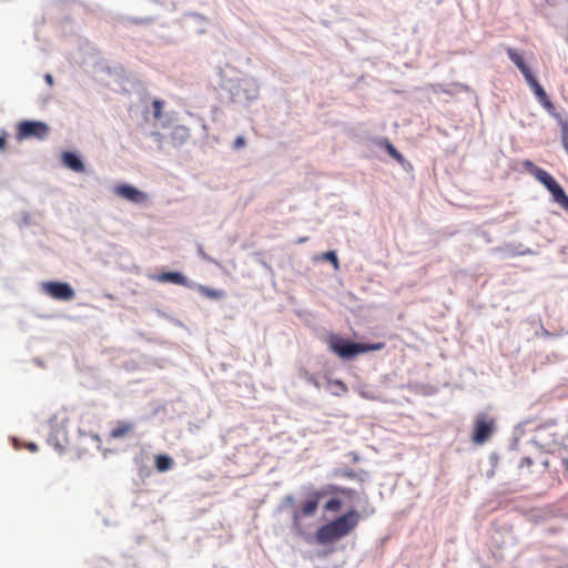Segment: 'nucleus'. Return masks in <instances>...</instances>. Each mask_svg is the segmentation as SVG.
Instances as JSON below:
<instances>
[{
	"label": "nucleus",
	"instance_id": "1",
	"mask_svg": "<svg viewBox=\"0 0 568 568\" xmlns=\"http://www.w3.org/2000/svg\"><path fill=\"white\" fill-rule=\"evenodd\" d=\"M361 520V514L351 509L328 524L321 526L316 531V540L321 545L335 542L349 535Z\"/></svg>",
	"mask_w": 568,
	"mask_h": 568
},
{
	"label": "nucleus",
	"instance_id": "2",
	"mask_svg": "<svg viewBox=\"0 0 568 568\" xmlns=\"http://www.w3.org/2000/svg\"><path fill=\"white\" fill-rule=\"evenodd\" d=\"M328 343L331 351L345 359L353 358L362 353L381 351L385 347L383 342L374 344L354 343L338 335H332Z\"/></svg>",
	"mask_w": 568,
	"mask_h": 568
},
{
	"label": "nucleus",
	"instance_id": "3",
	"mask_svg": "<svg viewBox=\"0 0 568 568\" xmlns=\"http://www.w3.org/2000/svg\"><path fill=\"white\" fill-rule=\"evenodd\" d=\"M525 166L551 193L554 201L568 212V195L558 182L546 170L534 165L530 161H526Z\"/></svg>",
	"mask_w": 568,
	"mask_h": 568
},
{
	"label": "nucleus",
	"instance_id": "4",
	"mask_svg": "<svg viewBox=\"0 0 568 568\" xmlns=\"http://www.w3.org/2000/svg\"><path fill=\"white\" fill-rule=\"evenodd\" d=\"M496 419L487 413H478L474 418L471 440L477 445L485 444L496 430Z\"/></svg>",
	"mask_w": 568,
	"mask_h": 568
},
{
	"label": "nucleus",
	"instance_id": "5",
	"mask_svg": "<svg viewBox=\"0 0 568 568\" xmlns=\"http://www.w3.org/2000/svg\"><path fill=\"white\" fill-rule=\"evenodd\" d=\"M322 495L318 491L312 493L306 500L301 503L300 507L293 513V529L303 534L301 520L303 517L314 516L317 511Z\"/></svg>",
	"mask_w": 568,
	"mask_h": 568
},
{
	"label": "nucleus",
	"instance_id": "6",
	"mask_svg": "<svg viewBox=\"0 0 568 568\" xmlns=\"http://www.w3.org/2000/svg\"><path fill=\"white\" fill-rule=\"evenodd\" d=\"M49 132L50 128L42 121H21L17 126V139L19 141L32 138L43 140Z\"/></svg>",
	"mask_w": 568,
	"mask_h": 568
},
{
	"label": "nucleus",
	"instance_id": "7",
	"mask_svg": "<svg viewBox=\"0 0 568 568\" xmlns=\"http://www.w3.org/2000/svg\"><path fill=\"white\" fill-rule=\"evenodd\" d=\"M507 54L509 59L515 63V65L520 70L525 80L532 89L534 93L537 94L538 92L542 91L544 88L539 84L537 79L531 73L530 69L526 65L523 57L513 48L507 49Z\"/></svg>",
	"mask_w": 568,
	"mask_h": 568
},
{
	"label": "nucleus",
	"instance_id": "8",
	"mask_svg": "<svg viewBox=\"0 0 568 568\" xmlns=\"http://www.w3.org/2000/svg\"><path fill=\"white\" fill-rule=\"evenodd\" d=\"M43 292L58 301H71L74 298V290L64 282H45L42 284Z\"/></svg>",
	"mask_w": 568,
	"mask_h": 568
},
{
	"label": "nucleus",
	"instance_id": "9",
	"mask_svg": "<svg viewBox=\"0 0 568 568\" xmlns=\"http://www.w3.org/2000/svg\"><path fill=\"white\" fill-rule=\"evenodd\" d=\"M116 195L126 199L133 203H143L146 200V194L139 191L136 187L129 184H121L115 187Z\"/></svg>",
	"mask_w": 568,
	"mask_h": 568
},
{
	"label": "nucleus",
	"instance_id": "10",
	"mask_svg": "<svg viewBox=\"0 0 568 568\" xmlns=\"http://www.w3.org/2000/svg\"><path fill=\"white\" fill-rule=\"evenodd\" d=\"M134 430L132 422H119L110 432L109 437L112 439L124 438L131 435Z\"/></svg>",
	"mask_w": 568,
	"mask_h": 568
},
{
	"label": "nucleus",
	"instance_id": "11",
	"mask_svg": "<svg viewBox=\"0 0 568 568\" xmlns=\"http://www.w3.org/2000/svg\"><path fill=\"white\" fill-rule=\"evenodd\" d=\"M62 163L74 172H83L84 165L81 159L73 152L62 153Z\"/></svg>",
	"mask_w": 568,
	"mask_h": 568
},
{
	"label": "nucleus",
	"instance_id": "12",
	"mask_svg": "<svg viewBox=\"0 0 568 568\" xmlns=\"http://www.w3.org/2000/svg\"><path fill=\"white\" fill-rule=\"evenodd\" d=\"M156 281L159 282H170L176 285L187 286L186 277L179 272H163L156 275Z\"/></svg>",
	"mask_w": 568,
	"mask_h": 568
},
{
	"label": "nucleus",
	"instance_id": "13",
	"mask_svg": "<svg viewBox=\"0 0 568 568\" xmlns=\"http://www.w3.org/2000/svg\"><path fill=\"white\" fill-rule=\"evenodd\" d=\"M539 103L555 118H559L556 113L555 104L550 101L545 90L535 94Z\"/></svg>",
	"mask_w": 568,
	"mask_h": 568
},
{
	"label": "nucleus",
	"instance_id": "14",
	"mask_svg": "<svg viewBox=\"0 0 568 568\" xmlns=\"http://www.w3.org/2000/svg\"><path fill=\"white\" fill-rule=\"evenodd\" d=\"M197 292L204 296V297H207V298H212V300H220L222 297H224V292L221 291V290H214V288H210L207 286H204V285H197Z\"/></svg>",
	"mask_w": 568,
	"mask_h": 568
},
{
	"label": "nucleus",
	"instance_id": "15",
	"mask_svg": "<svg viewBox=\"0 0 568 568\" xmlns=\"http://www.w3.org/2000/svg\"><path fill=\"white\" fill-rule=\"evenodd\" d=\"M386 152L392 156L394 160H396L398 163L403 164L405 162L404 156L395 149V146L388 141L385 140L383 143Z\"/></svg>",
	"mask_w": 568,
	"mask_h": 568
},
{
	"label": "nucleus",
	"instance_id": "16",
	"mask_svg": "<svg viewBox=\"0 0 568 568\" xmlns=\"http://www.w3.org/2000/svg\"><path fill=\"white\" fill-rule=\"evenodd\" d=\"M559 120V123L561 125V133H562V142L568 151V120L562 119L561 116L557 118Z\"/></svg>",
	"mask_w": 568,
	"mask_h": 568
},
{
	"label": "nucleus",
	"instance_id": "17",
	"mask_svg": "<svg viewBox=\"0 0 568 568\" xmlns=\"http://www.w3.org/2000/svg\"><path fill=\"white\" fill-rule=\"evenodd\" d=\"M342 505H343V504H342V501H341L339 499H337V498H332V499H329V500L325 504L324 508H325V510H327V511H334V513H337V511H339V510L342 509Z\"/></svg>",
	"mask_w": 568,
	"mask_h": 568
},
{
	"label": "nucleus",
	"instance_id": "18",
	"mask_svg": "<svg viewBox=\"0 0 568 568\" xmlns=\"http://www.w3.org/2000/svg\"><path fill=\"white\" fill-rule=\"evenodd\" d=\"M322 258L331 262L333 264L334 268L338 270L339 263H338L337 255L334 251H328V252L323 253Z\"/></svg>",
	"mask_w": 568,
	"mask_h": 568
},
{
	"label": "nucleus",
	"instance_id": "19",
	"mask_svg": "<svg viewBox=\"0 0 568 568\" xmlns=\"http://www.w3.org/2000/svg\"><path fill=\"white\" fill-rule=\"evenodd\" d=\"M153 115L155 119H160L162 116L163 101L154 100L153 103Z\"/></svg>",
	"mask_w": 568,
	"mask_h": 568
},
{
	"label": "nucleus",
	"instance_id": "20",
	"mask_svg": "<svg viewBox=\"0 0 568 568\" xmlns=\"http://www.w3.org/2000/svg\"><path fill=\"white\" fill-rule=\"evenodd\" d=\"M246 145V140L244 136L239 135L233 143V149L239 150L241 148H244Z\"/></svg>",
	"mask_w": 568,
	"mask_h": 568
},
{
	"label": "nucleus",
	"instance_id": "21",
	"mask_svg": "<svg viewBox=\"0 0 568 568\" xmlns=\"http://www.w3.org/2000/svg\"><path fill=\"white\" fill-rule=\"evenodd\" d=\"M156 465V470L159 473H163V471H166L168 469H170V466L172 464H155Z\"/></svg>",
	"mask_w": 568,
	"mask_h": 568
},
{
	"label": "nucleus",
	"instance_id": "22",
	"mask_svg": "<svg viewBox=\"0 0 568 568\" xmlns=\"http://www.w3.org/2000/svg\"><path fill=\"white\" fill-rule=\"evenodd\" d=\"M6 143H7V133L3 132L1 135H0V151H3L4 148H6Z\"/></svg>",
	"mask_w": 568,
	"mask_h": 568
},
{
	"label": "nucleus",
	"instance_id": "23",
	"mask_svg": "<svg viewBox=\"0 0 568 568\" xmlns=\"http://www.w3.org/2000/svg\"><path fill=\"white\" fill-rule=\"evenodd\" d=\"M155 462L162 463V462H172L170 457L165 455H159L155 457Z\"/></svg>",
	"mask_w": 568,
	"mask_h": 568
},
{
	"label": "nucleus",
	"instance_id": "24",
	"mask_svg": "<svg viewBox=\"0 0 568 568\" xmlns=\"http://www.w3.org/2000/svg\"><path fill=\"white\" fill-rule=\"evenodd\" d=\"M44 80L48 83V85H50V87L53 85V77L50 73H47L44 75Z\"/></svg>",
	"mask_w": 568,
	"mask_h": 568
},
{
	"label": "nucleus",
	"instance_id": "25",
	"mask_svg": "<svg viewBox=\"0 0 568 568\" xmlns=\"http://www.w3.org/2000/svg\"><path fill=\"white\" fill-rule=\"evenodd\" d=\"M28 448H29L31 452H36L38 447H37V445H36V444L30 443V444L28 445Z\"/></svg>",
	"mask_w": 568,
	"mask_h": 568
},
{
	"label": "nucleus",
	"instance_id": "26",
	"mask_svg": "<svg viewBox=\"0 0 568 568\" xmlns=\"http://www.w3.org/2000/svg\"><path fill=\"white\" fill-rule=\"evenodd\" d=\"M306 240H307L306 237L300 239V240H298V243H303V242H305Z\"/></svg>",
	"mask_w": 568,
	"mask_h": 568
},
{
	"label": "nucleus",
	"instance_id": "27",
	"mask_svg": "<svg viewBox=\"0 0 568 568\" xmlns=\"http://www.w3.org/2000/svg\"><path fill=\"white\" fill-rule=\"evenodd\" d=\"M286 499H287V501H290V503H291V501H293V497H291V496H288Z\"/></svg>",
	"mask_w": 568,
	"mask_h": 568
}]
</instances>
